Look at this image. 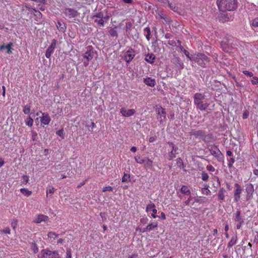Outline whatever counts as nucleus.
<instances>
[{
	"label": "nucleus",
	"instance_id": "1",
	"mask_svg": "<svg viewBox=\"0 0 258 258\" xmlns=\"http://www.w3.org/2000/svg\"><path fill=\"white\" fill-rule=\"evenodd\" d=\"M237 0H217V5L220 12L233 11L237 8Z\"/></svg>",
	"mask_w": 258,
	"mask_h": 258
},
{
	"label": "nucleus",
	"instance_id": "2",
	"mask_svg": "<svg viewBox=\"0 0 258 258\" xmlns=\"http://www.w3.org/2000/svg\"><path fill=\"white\" fill-rule=\"evenodd\" d=\"M96 54V51L94 50L93 46L89 45L86 47V51L79 56V59L83 63L84 67H87L89 61L93 58Z\"/></svg>",
	"mask_w": 258,
	"mask_h": 258
},
{
	"label": "nucleus",
	"instance_id": "3",
	"mask_svg": "<svg viewBox=\"0 0 258 258\" xmlns=\"http://www.w3.org/2000/svg\"><path fill=\"white\" fill-rule=\"evenodd\" d=\"M194 102L197 108L201 111H206L209 104L207 102H204L205 95L202 93H196L194 95Z\"/></svg>",
	"mask_w": 258,
	"mask_h": 258
},
{
	"label": "nucleus",
	"instance_id": "4",
	"mask_svg": "<svg viewBox=\"0 0 258 258\" xmlns=\"http://www.w3.org/2000/svg\"><path fill=\"white\" fill-rule=\"evenodd\" d=\"M192 61L202 68H206L210 61V59L204 53H198L193 55Z\"/></svg>",
	"mask_w": 258,
	"mask_h": 258
},
{
	"label": "nucleus",
	"instance_id": "5",
	"mask_svg": "<svg viewBox=\"0 0 258 258\" xmlns=\"http://www.w3.org/2000/svg\"><path fill=\"white\" fill-rule=\"evenodd\" d=\"M166 146L169 148L168 150H170L168 153V159L171 160L175 158L176 154H177L178 147L176 146L172 142H168L166 143Z\"/></svg>",
	"mask_w": 258,
	"mask_h": 258
},
{
	"label": "nucleus",
	"instance_id": "6",
	"mask_svg": "<svg viewBox=\"0 0 258 258\" xmlns=\"http://www.w3.org/2000/svg\"><path fill=\"white\" fill-rule=\"evenodd\" d=\"M233 220L236 223V229H240L244 224V221L241 216V212L239 210H237L234 214Z\"/></svg>",
	"mask_w": 258,
	"mask_h": 258
},
{
	"label": "nucleus",
	"instance_id": "7",
	"mask_svg": "<svg viewBox=\"0 0 258 258\" xmlns=\"http://www.w3.org/2000/svg\"><path fill=\"white\" fill-rule=\"evenodd\" d=\"M57 251H51L48 249H43L41 250L40 258H54Z\"/></svg>",
	"mask_w": 258,
	"mask_h": 258
},
{
	"label": "nucleus",
	"instance_id": "8",
	"mask_svg": "<svg viewBox=\"0 0 258 258\" xmlns=\"http://www.w3.org/2000/svg\"><path fill=\"white\" fill-rule=\"evenodd\" d=\"M136 55L135 50L132 48H130L125 52L124 59L127 63H130Z\"/></svg>",
	"mask_w": 258,
	"mask_h": 258
},
{
	"label": "nucleus",
	"instance_id": "9",
	"mask_svg": "<svg viewBox=\"0 0 258 258\" xmlns=\"http://www.w3.org/2000/svg\"><path fill=\"white\" fill-rule=\"evenodd\" d=\"M171 61L178 70L180 71L184 68V64L180 58L176 55H173Z\"/></svg>",
	"mask_w": 258,
	"mask_h": 258
},
{
	"label": "nucleus",
	"instance_id": "10",
	"mask_svg": "<svg viewBox=\"0 0 258 258\" xmlns=\"http://www.w3.org/2000/svg\"><path fill=\"white\" fill-rule=\"evenodd\" d=\"M234 187L235 188L234 190V202H237L240 199V195L243 190V189L238 183H235L234 184Z\"/></svg>",
	"mask_w": 258,
	"mask_h": 258
},
{
	"label": "nucleus",
	"instance_id": "11",
	"mask_svg": "<svg viewBox=\"0 0 258 258\" xmlns=\"http://www.w3.org/2000/svg\"><path fill=\"white\" fill-rule=\"evenodd\" d=\"M155 111L157 114V118L160 122L165 119L166 113L163 108L161 106L157 107Z\"/></svg>",
	"mask_w": 258,
	"mask_h": 258
},
{
	"label": "nucleus",
	"instance_id": "12",
	"mask_svg": "<svg viewBox=\"0 0 258 258\" xmlns=\"http://www.w3.org/2000/svg\"><path fill=\"white\" fill-rule=\"evenodd\" d=\"M63 13L69 19L74 18L78 15L77 11L72 8H66L63 11Z\"/></svg>",
	"mask_w": 258,
	"mask_h": 258
},
{
	"label": "nucleus",
	"instance_id": "13",
	"mask_svg": "<svg viewBox=\"0 0 258 258\" xmlns=\"http://www.w3.org/2000/svg\"><path fill=\"white\" fill-rule=\"evenodd\" d=\"M56 44V40L55 39H53L50 46L47 48L46 51L45 56L46 58H49L50 57L52 54L54 52Z\"/></svg>",
	"mask_w": 258,
	"mask_h": 258
},
{
	"label": "nucleus",
	"instance_id": "14",
	"mask_svg": "<svg viewBox=\"0 0 258 258\" xmlns=\"http://www.w3.org/2000/svg\"><path fill=\"white\" fill-rule=\"evenodd\" d=\"M136 111L135 109H126L125 107H122L120 109V113L125 117H128L134 115Z\"/></svg>",
	"mask_w": 258,
	"mask_h": 258
},
{
	"label": "nucleus",
	"instance_id": "15",
	"mask_svg": "<svg viewBox=\"0 0 258 258\" xmlns=\"http://www.w3.org/2000/svg\"><path fill=\"white\" fill-rule=\"evenodd\" d=\"M212 155L215 156L219 162H224V157L220 151L217 148H214L210 150Z\"/></svg>",
	"mask_w": 258,
	"mask_h": 258
},
{
	"label": "nucleus",
	"instance_id": "16",
	"mask_svg": "<svg viewBox=\"0 0 258 258\" xmlns=\"http://www.w3.org/2000/svg\"><path fill=\"white\" fill-rule=\"evenodd\" d=\"M51 120L50 117L47 113H42V116L40 117V122L41 124L47 125Z\"/></svg>",
	"mask_w": 258,
	"mask_h": 258
},
{
	"label": "nucleus",
	"instance_id": "17",
	"mask_svg": "<svg viewBox=\"0 0 258 258\" xmlns=\"http://www.w3.org/2000/svg\"><path fill=\"white\" fill-rule=\"evenodd\" d=\"M245 190L247 193L246 199L247 200H249L252 198L253 193L254 192L253 185L251 183L247 184Z\"/></svg>",
	"mask_w": 258,
	"mask_h": 258
},
{
	"label": "nucleus",
	"instance_id": "18",
	"mask_svg": "<svg viewBox=\"0 0 258 258\" xmlns=\"http://www.w3.org/2000/svg\"><path fill=\"white\" fill-rule=\"evenodd\" d=\"M48 220V216L40 214L38 215L37 217L34 220V222L36 223H40L42 221L46 222Z\"/></svg>",
	"mask_w": 258,
	"mask_h": 258
},
{
	"label": "nucleus",
	"instance_id": "19",
	"mask_svg": "<svg viewBox=\"0 0 258 258\" xmlns=\"http://www.w3.org/2000/svg\"><path fill=\"white\" fill-rule=\"evenodd\" d=\"M226 192V191L224 187H221L218 193V200L219 201H223L225 199V193Z\"/></svg>",
	"mask_w": 258,
	"mask_h": 258
},
{
	"label": "nucleus",
	"instance_id": "20",
	"mask_svg": "<svg viewBox=\"0 0 258 258\" xmlns=\"http://www.w3.org/2000/svg\"><path fill=\"white\" fill-rule=\"evenodd\" d=\"M144 83L150 87H154L156 84L155 80L149 77L144 79Z\"/></svg>",
	"mask_w": 258,
	"mask_h": 258
},
{
	"label": "nucleus",
	"instance_id": "21",
	"mask_svg": "<svg viewBox=\"0 0 258 258\" xmlns=\"http://www.w3.org/2000/svg\"><path fill=\"white\" fill-rule=\"evenodd\" d=\"M155 59V56L153 53H148L145 55V60L148 63H154Z\"/></svg>",
	"mask_w": 258,
	"mask_h": 258
},
{
	"label": "nucleus",
	"instance_id": "22",
	"mask_svg": "<svg viewBox=\"0 0 258 258\" xmlns=\"http://www.w3.org/2000/svg\"><path fill=\"white\" fill-rule=\"evenodd\" d=\"M108 33L111 37L117 38L118 37L117 27L115 26L111 28L108 31Z\"/></svg>",
	"mask_w": 258,
	"mask_h": 258
},
{
	"label": "nucleus",
	"instance_id": "23",
	"mask_svg": "<svg viewBox=\"0 0 258 258\" xmlns=\"http://www.w3.org/2000/svg\"><path fill=\"white\" fill-rule=\"evenodd\" d=\"M250 25L253 30L258 31V17H256L252 20Z\"/></svg>",
	"mask_w": 258,
	"mask_h": 258
},
{
	"label": "nucleus",
	"instance_id": "24",
	"mask_svg": "<svg viewBox=\"0 0 258 258\" xmlns=\"http://www.w3.org/2000/svg\"><path fill=\"white\" fill-rule=\"evenodd\" d=\"M108 20V17L106 16V19H95L94 23H97V25L99 26H103L104 25V23L105 22H107Z\"/></svg>",
	"mask_w": 258,
	"mask_h": 258
},
{
	"label": "nucleus",
	"instance_id": "25",
	"mask_svg": "<svg viewBox=\"0 0 258 258\" xmlns=\"http://www.w3.org/2000/svg\"><path fill=\"white\" fill-rule=\"evenodd\" d=\"M180 192L184 195H189L191 194L190 189L185 185L182 186L180 188Z\"/></svg>",
	"mask_w": 258,
	"mask_h": 258
},
{
	"label": "nucleus",
	"instance_id": "26",
	"mask_svg": "<svg viewBox=\"0 0 258 258\" xmlns=\"http://www.w3.org/2000/svg\"><path fill=\"white\" fill-rule=\"evenodd\" d=\"M144 167L145 168L152 169L153 167V161L150 159L149 158H147V160H145V162H144Z\"/></svg>",
	"mask_w": 258,
	"mask_h": 258
},
{
	"label": "nucleus",
	"instance_id": "27",
	"mask_svg": "<svg viewBox=\"0 0 258 258\" xmlns=\"http://www.w3.org/2000/svg\"><path fill=\"white\" fill-rule=\"evenodd\" d=\"M144 34L145 36L146 39L149 41L150 39L151 30L150 28L148 27H146L143 30Z\"/></svg>",
	"mask_w": 258,
	"mask_h": 258
},
{
	"label": "nucleus",
	"instance_id": "28",
	"mask_svg": "<svg viewBox=\"0 0 258 258\" xmlns=\"http://www.w3.org/2000/svg\"><path fill=\"white\" fill-rule=\"evenodd\" d=\"M237 240V236L236 235L233 236L231 237L230 241L228 242L227 246L228 247H232L234 244H236Z\"/></svg>",
	"mask_w": 258,
	"mask_h": 258
},
{
	"label": "nucleus",
	"instance_id": "29",
	"mask_svg": "<svg viewBox=\"0 0 258 258\" xmlns=\"http://www.w3.org/2000/svg\"><path fill=\"white\" fill-rule=\"evenodd\" d=\"M157 222H153L147 225V226L146 227V230H148V231L150 232L151 230H152L154 228L157 227Z\"/></svg>",
	"mask_w": 258,
	"mask_h": 258
},
{
	"label": "nucleus",
	"instance_id": "30",
	"mask_svg": "<svg viewBox=\"0 0 258 258\" xmlns=\"http://www.w3.org/2000/svg\"><path fill=\"white\" fill-rule=\"evenodd\" d=\"M31 103L27 104L23 107V111L25 114H29L31 111Z\"/></svg>",
	"mask_w": 258,
	"mask_h": 258
},
{
	"label": "nucleus",
	"instance_id": "31",
	"mask_svg": "<svg viewBox=\"0 0 258 258\" xmlns=\"http://www.w3.org/2000/svg\"><path fill=\"white\" fill-rule=\"evenodd\" d=\"M167 4H168L169 7L170 8L171 10L176 12L178 11V8L177 7H176V5L174 3H170L168 1Z\"/></svg>",
	"mask_w": 258,
	"mask_h": 258
},
{
	"label": "nucleus",
	"instance_id": "32",
	"mask_svg": "<svg viewBox=\"0 0 258 258\" xmlns=\"http://www.w3.org/2000/svg\"><path fill=\"white\" fill-rule=\"evenodd\" d=\"M209 186L206 185L204 188L202 189V192L205 195H210L211 193V191L208 189Z\"/></svg>",
	"mask_w": 258,
	"mask_h": 258
},
{
	"label": "nucleus",
	"instance_id": "33",
	"mask_svg": "<svg viewBox=\"0 0 258 258\" xmlns=\"http://www.w3.org/2000/svg\"><path fill=\"white\" fill-rule=\"evenodd\" d=\"M20 191L22 194L26 196H30L32 194V191L29 190L27 188H23L20 189Z\"/></svg>",
	"mask_w": 258,
	"mask_h": 258
},
{
	"label": "nucleus",
	"instance_id": "34",
	"mask_svg": "<svg viewBox=\"0 0 258 258\" xmlns=\"http://www.w3.org/2000/svg\"><path fill=\"white\" fill-rule=\"evenodd\" d=\"M135 159L138 163L140 164H142L145 162V160L143 159L140 155L135 157Z\"/></svg>",
	"mask_w": 258,
	"mask_h": 258
},
{
	"label": "nucleus",
	"instance_id": "35",
	"mask_svg": "<svg viewBox=\"0 0 258 258\" xmlns=\"http://www.w3.org/2000/svg\"><path fill=\"white\" fill-rule=\"evenodd\" d=\"M13 46V43L12 42H10L9 43H8L7 45H6V48L7 49V53L8 54H10L12 52V46Z\"/></svg>",
	"mask_w": 258,
	"mask_h": 258
},
{
	"label": "nucleus",
	"instance_id": "36",
	"mask_svg": "<svg viewBox=\"0 0 258 258\" xmlns=\"http://www.w3.org/2000/svg\"><path fill=\"white\" fill-rule=\"evenodd\" d=\"M33 119H32V118L29 116H28L26 120V124L29 127H31L32 124H33Z\"/></svg>",
	"mask_w": 258,
	"mask_h": 258
},
{
	"label": "nucleus",
	"instance_id": "37",
	"mask_svg": "<svg viewBox=\"0 0 258 258\" xmlns=\"http://www.w3.org/2000/svg\"><path fill=\"white\" fill-rule=\"evenodd\" d=\"M121 181L122 182L130 181V175L124 173L123 176L122 178Z\"/></svg>",
	"mask_w": 258,
	"mask_h": 258
},
{
	"label": "nucleus",
	"instance_id": "38",
	"mask_svg": "<svg viewBox=\"0 0 258 258\" xmlns=\"http://www.w3.org/2000/svg\"><path fill=\"white\" fill-rule=\"evenodd\" d=\"M55 189L53 187H51L50 188H49V189H47V190H46V196L47 197H51V195L54 193V191H55Z\"/></svg>",
	"mask_w": 258,
	"mask_h": 258
},
{
	"label": "nucleus",
	"instance_id": "39",
	"mask_svg": "<svg viewBox=\"0 0 258 258\" xmlns=\"http://www.w3.org/2000/svg\"><path fill=\"white\" fill-rule=\"evenodd\" d=\"M95 17L99 19L106 18V17H104L103 14L102 12L97 13L92 16V18H94Z\"/></svg>",
	"mask_w": 258,
	"mask_h": 258
},
{
	"label": "nucleus",
	"instance_id": "40",
	"mask_svg": "<svg viewBox=\"0 0 258 258\" xmlns=\"http://www.w3.org/2000/svg\"><path fill=\"white\" fill-rule=\"evenodd\" d=\"M228 166L229 168H231L233 167V164L235 162V159L233 158V157H230L229 159H228Z\"/></svg>",
	"mask_w": 258,
	"mask_h": 258
},
{
	"label": "nucleus",
	"instance_id": "41",
	"mask_svg": "<svg viewBox=\"0 0 258 258\" xmlns=\"http://www.w3.org/2000/svg\"><path fill=\"white\" fill-rule=\"evenodd\" d=\"M155 205L154 203L151 202L150 204H148L147 206V207H146V211L147 212H149L151 210L153 211V209H155Z\"/></svg>",
	"mask_w": 258,
	"mask_h": 258
},
{
	"label": "nucleus",
	"instance_id": "42",
	"mask_svg": "<svg viewBox=\"0 0 258 258\" xmlns=\"http://www.w3.org/2000/svg\"><path fill=\"white\" fill-rule=\"evenodd\" d=\"M58 234L55 233L54 232H49L48 233V237L50 238L55 239L58 237Z\"/></svg>",
	"mask_w": 258,
	"mask_h": 258
},
{
	"label": "nucleus",
	"instance_id": "43",
	"mask_svg": "<svg viewBox=\"0 0 258 258\" xmlns=\"http://www.w3.org/2000/svg\"><path fill=\"white\" fill-rule=\"evenodd\" d=\"M202 179L205 181L208 180L209 179L208 174L205 171H203L202 173Z\"/></svg>",
	"mask_w": 258,
	"mask_h": 258
},
{
	"label": "nucleus",
	"instance_id": "44",
	"mask_svg": "<svg viewBox=\"0 0 258 258\" xmlns=\"http://www.w3.org/2000/svg\"><path fill=\"white\" fill-rule=\"evenodd\" d=\"M62 25H63V24H62L60 22L58 21L57 22L56 26H57V28L59 29L60 31H63L64 30V29H66V27L65 28L62 27ZM63 25L64 26V24H63Z\"/></svg>",
	"mask_w": 258,
	"mask_h": 258
},
{
	"label": "nucleus",
	"instance_id": "45",
	"mask_svg": "<svg viewBox=\"0 0 258 258\" xmlns=\"http://www.w3.org/2000/svg\"><path fill=\"white\" fill-rule=\"evenodd\" d=\"M177 166L179 167L183 168L184 164L182 159L180 158H178L176 160Z\"/></svg>",
	"mask_w": 258,
	"mask_h": 258
},
{
	"label": "nucleus",
	"instance_id": "46",
	"mask_svg": "<svg viewBox=\"0 0 258 258\" xmlns=\"http://www.w3.org/2000/svg\"><path fill=\"white\" fill-rule=\"evenodd\" d=\"M65 258H72V250L70 248L67 249L66 256Z\"/></svg>",
	"mask_w": 258,
	"mask_h": 258
},
{
	"label": "nucleus",
	"instance_id": "47",
	"mask_svg": "<svg viewBox=\"0 0 258 258\" xmlns=\"http://www.w3.org/2000/svg\"><path fill=\"white\" fill-rule=\"evenodd\" d=\"M183 53H184V54L185 55V56L189 59L191 61H192V58H193V55L192 56H190V54H189V52L185 50V49H184V50L183 51Z\"/></svg>",
	"mask_w": 258,
	"mask_h": 258
},
{
	"label": "nucleus",
	"instance_id": "48",
	"mask_svg": "<svg viewBox=\"0 0 258 258\" xmlns=\"http://www.w3.org/2000/svg\"><path fill=\"white\" fill-rule=\"evenodd\" d=\"M251 83L252 85H255L258 84V77L254 76L252 79L251 80Z\"/></svg>",
	"mask_w": 258,
	"mask_h": 258
},
{
	"label": "nucleus",
	"instance_id": "49",
	"mask_svg": "<svg viewBox=\"0 0 258 258\" xmlns=\"http://www.w3.org/2000/svg\"><path fill=\"white\" fill-rule=\"evenodd\" d=\"M242 73L246 76H248V77H254L253 76V74L251 72H249L248 71H246V70H244V71H243Z\"/></svg>",
	"mask_w": 258,
	"mask_h": 258
},
{
	"label": "nucleus",
	"instance_id": "50",
	"mask_svg": "<svg viewBox=\"0 0 258 258\" xmlns=\"http://www.w3.org/2000/svg\"><path fill=\"white\" fill-rule=\"evenodd\" d=\"M63 130H57L56 132V134L59 136L61 139H64V135L63 133Z\"/></svg>",
	"mask_w": 258,
	"mask_h": 258
},
{
	"label": "nucleus",
	"instance_id": "51",
	"mask_svg": "<svg viewBox=\"0 0 258 258\" xmlns=\"http://www.w3.org/2000/svg\"><path fill=\"white\" fill-rule=\"evenodd\" d=\"M17 224H18V221L17 220H15V219H13L12 221V222H11V226L12 227H13V229H15L17 226Z\"/></svg>",
	"mask_w": 258,
	"mask_h": 258
},
{
	"label": "nucleus",
	"instance_id": "52",
	"mask_svg": "<svg viewBox=\"0 0 258 258\" xmlns=\"http://www.w3.org/2000/svg\"><path fill=\"white\" fill-rule=\"evenodd\" d=\"M113 188L110 186H105L103 188L102 191L106 192L107 191H112Z\"/></svg>",
	"mask_w": 258,
	"mask_h": 258
},
{
	"label": "nucleus",
	"instance_id": "53",
	"mask_svg": "<svg viewBox=\"0 0 258 258\" xmlns=\"http://www.w3.org/2000/svg\"><path fill=\"white\" fill-rule=\"evenodd\" d=\"M22 178L23 179V183L26 184L29 181V176L27 175H23Z\"/></svg>",
	"mask_w": 258,
	"mask_h": 258
},
{
	"label": "nucleus",
	"instance_id": "54",
	"mask_svg": "<svg viewBox=\"0 0 258 258\" xmlns=\"http://www.w3.org/2000/svg\"><path fill=\"white\" fill-rule=\"evenodd\" d=\"M249 116V112L247 110H245L242 114L243 119H246Z\"/></svg>",
	"mask_w": 258,
	"mask_h": 258
},
{
	"label": "nucleus",
	"instance_id": "55",
	"mask_svg": "<svg viewBox=\"0 0 258 258\" xmlns=\"http://www.w3.org/2000/svg\"><path fill=\"white\" fill-rule=\"evenodd\" d=\"M206 168L207 170L211 172H214L215 170V168L211 165H208Z\"/></svg>",
	"mask_w": 258,
	"mask_h": 258
},
{
	"label": "nucleus",
	"instance_id": "56",
	"mask_svg": "<svg viewBox=\"0 0 258 258\" xmlns=\"http://www.w3.org/2000/svg\"><path fill=\"white\" fill-rule=\"evenodd\" d=\"M2 232L5 234H10L11 230L9 227H6L5 229L1 231Z\"/></svg>",
	"mask_w": 258,
	"mask_h": 258
},
{
	"label": "nucleus",
	"instance_id": "57",
	"mask_svg": "<svg viewBox=\"0 0 258 258\" xmlns=\"http://www.w3.org/2000/svg\"><path fill=\"white\" fill-rule=\"evenodd\" d=\"M152 211H153V213L152 214V216L154 218H156V217H158L157 215H156V214L157 212V210L156 209H153Z\"/></svg>",
	"mask_w": 258,
	"mask_h": 258
},
{
	"label": "nucleus",
	"instance_id": "58",
	"mask_svg": "<svg viewBox=\"0 0 258 258\" xmlns=\"http://www.w3.org/2000/svg\"><path fill=\"white\" fill-rule=\"evenodd\" d=\"M35 15L39 19H41L42 17V14L39 11L35 14Z\"/></svg>",
	"mask_w": 258,
	"mask_h": 258
},
{
	"label": "nucleus",
	"instance_id": "59",
	"mask_svg": "<svg viewBox=\"0 0 258 258\" xmlns=\"http://www.w3.org/2000/svg\"><path fill=\"white\" fill-rule=\"evenodd\" d=\"M131 28V24L130 23L126 24V26H125L126 32H128L129 31V30H130Z\"/></svg>",
	"mask_w": 258,
	"mask_h": 258
},
{
	"label": "nucleus",
	"instance_id": "60",
	"mask_svg": "<svg viewBox=\"0 0 258 258\" xmlns=\"http://www.w3.org/2000/svg\"><path fill=\"white\" fill-rule=\"evenodd\" d=\"M121 2H123L124 3L127 4H132L133 3V0H121Z\"/></svg>",
	"mask_w": 258,
	"mask_h": 258
},
{
	"label": "nucleus",
	"instance_id": "61",
	"mask_svg": "<svg viewBox=\"0 0 258 258\" xmlns=\"http://www.w3.org/2000/svg\"><path fill=\"white\" fill-rule=\"evenodd\" d=\"M156 139H157L156 136L151 137L149 138V142H153L154 141H155L156 140Z\"/></svg>",
	"mask_w": 258,
	"mask_h": 258
},
{
	"label": "nucleus",
	"instance_id": "62",
	"mask_svg": "<svg viewBox=\"0 0 258 258\" xmlns=\"http://www.w3.org/2000/svg\"><path fill=\"white\" fill-rule=\"evenodd\" d=\"M192 198L191 197H189L187 200L185 201L183 204L184 205L187 206L189 205L190 201L191 200Z\"/></svg>",
	"mask_w": 258,
	"mask_h": 258
},
{
	"label": "nucleus",
	"instance_id": "63",
	"mask_svg": "<svg viewBox=\"0 0 258 258\" xmlns=\"http://www.w3.org/2000/svg\"><path fill=\"white\" fill-rule=\"evenodd\" d=\"M164 37L165 39H170L172 37V35L170 33H167L165 34Z\"/></svg>",
	"mask_w": 258,
	"mask_h": 258
},
{
	"label": "nucleus",
	"instance_id": "64",
	"mask_svg": "<svg viewBox=\"0 0 258 258\" xmlns=\"http://www.w3.org/2000/svg\"><path fill=\"white\" fill-rule=\"evenodd\" d=\"M253 241L256 243H258V232H256V234L255 236Z\"/></svg>",
	"mask_w": 258,
	"mask_h": 258
}]
</instances>
